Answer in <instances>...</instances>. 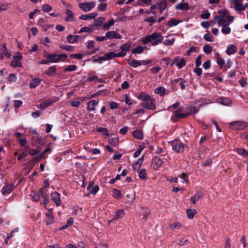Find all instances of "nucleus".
<instances>
[{
	"instance_id": "obj_22",
	"label": "nucleus",
	"mask_w": 248,
	"mask_h": 248,
	"mask_svg": "<svg viewBox=\"0 0 248 248\" xmlns=\"http://www.w3.org/2000/svg\"><path fill=\"white\" fill-rule=\"evenodd\" d=\"M138 98L141 100H144L146 101H150L153 99L151 96L149 94L144 92L141 93L138 97Z\"/></svg>"
},
{
	"instance_id": "obj_56",
	"label": "nucleus",
	"mask_w": 248,
	"mask_h": 248,
	"mask_svg": "<svg viewBox=\"0 0 248 248\" xmlns=\"http://www.w3.org/2000/svg\"><path fill=\"white\" fill-rule=\"evenodd\" d=\"M186 64V62L185 59L182 58L179 62L176 63V65L179 69L185 66Z\"/></svg>"
},
{
	"instance_id": "obj_64",
	"label": "nucleus",
	"mask_w": 248,
	"mask_h": 248,
	"mask_svg": "<svg viewBox=\"0 0 248 248\" xmlns=\"http://www.w3.org/2000/svg\"><path fill=\"white\" fill-rule=\"evenodd\" d=\"M210 14L208 10H206L204 14L201 15V17L202 19H207L209 18Z\"/></svg>"
},
{
	"instance_id": "obj_33",
	"label": "nucleus",
	"mask_w": 248,
	"mask_h": 248,
	"mask_svg": "<svg viewBox=\"0 0 248 248\" xmlns=\"http://www.w3.org/2000/svg\"><path fill=\"white\" fill-rule=\"evenodd\" d=\"M133 135L135 138L139 140L142 139L143 137L142 132L140 130H136L134 131L133 132Z\"/></svg>"
},
{
	"instance_id": "obj_57",
	"label": "nucleus",
	"mask_w": 248,
	"mask_h": 248,
	"mask_svg": "<svg viewBox=\"0 0 248 248\" xmlns=\"http://www.w3.org/2000/svg\"><path fill=\"white\" fill-rule=\"evenodd\" d=\"M41 158L40 157V156L38 155L36 156L35 157H33L32 160L29 161L27 163V165H30V164H31L32 163H36L37 162H39L41 160Z\"/></svg>"
},
{
	"instance_id": "obj_46",
	"label": "nucleus",
	"mask_w": 248,
	"mask_h": 248,
	"mask_svg": "<svg viewBox=\"0 0 248 248\" xmlns=\"http://www.w3.org/2000/svg\"><path fill=\"white\" fill-rule=\"evenodd\" d=\"M213 49V47L208 44L204 45L203 48V51L206 54L210 53Z\"/></svg>"
},
{
	"instance_id": "obj_14",
	"label": "nucleus",
	"mask_w": 248,
	"mask_h": 248,
	"mask_svg": "<svg viewBox=\"0 0 248 248\" xmlns=\"http://www.w3.org/2000/svg\"><path fill=\"white\" fill-rule=\"evenodd\" d=\"M175 8L176 10H188L190 9L188 4L187 3H184L183 2H181L179 4H176Z\"/></svg>"
},
{
	"instance_id": "obj_10",
	"label": "nucleus",
	"mask_w": 248,
	"mask_h": 248,
	"mask_svg": "<svg viewBox=\"0 0 248 248\" xmlns=\"http://www.w3.org/2000/svg\"><path fill=\"white\" fill-rule=\"evenodd\" d=\"M44 52L46 54L45 57L49 60L50 62L56 63L59 62V60H57V54H48L46 51H44Z\"/></svg>"
},
{
	"instance_id": "obj_3",
	"label": "nucleus",
	"mask_w": 248,
	"mask_h": 248,
	"mask_svg": "<svg viewBox=\"0 0 248 248\" xmlns=\"http://www.w3.org/2000/svg\"><path fill=\"white\" fill-rule=\"evenodd\" d=\"M185 145L179 140H175L172 143V149L176 153H183L184 150Z\"/></svg>"
},
{
	"instance_id": "obj_55",
	"label": "nucleus",
	"mask_w": 248,
	"mask_h": 248,
	"mask_svg": "<svg viewBox=\"0 0 248 248\" xmlns=\"http://www.w3.org/2000/svg\"><path fill=\"white\" fill-rule=\"evenodd\" d=\"M7 79L10 82H15L16 79V77L15 74L11 73L9 75Z\"/></svg>"
},
{
	"instance_id": "obj_39",
	"label": "nucleus",
	"mask_w": 248,
	"mask_h": 248,
	"mask_svg": "<svg viewBox=\"0 0 248 248\" xmlns=\"http://www.w3.org/2000/svg\"><path fill=\"white\" fill-rule=\"evenodd\" d=\"M229 24V23H227V25H225L222 26L221 31L223 34H229L231 32V29L229 27H228V25Z\"/></svg>"
},
{
	"instance_id": "obj_18",
	"label": "nucleus",
	"mask_w": 248,
	"mask_h": 248,
	"mask_svg": "<svg viewBox=\"0 0 248 248\" xmlns=\"http://www.w3.org/2000/svg\"><path fill=\"white\" fill-rule=\"evenodd\" d=\"M144 160L143 156L139 158L135 163L133 165V168L135 170L139 171L141 166L142 163Z\"/></svg>"
},
{
	"instance_id": "obj_19",
	"label": "nucleus",
	"mask_w": 248,
	"mask_h": 248,
	"mask_svg": "<svg viewBox=\"0 0 248 248\" xmlns=\"http://www.w3.org/2000/svg\"><path fill=\"white\" fill-rule=\"evenodd\" d=\"M237 47L234 45H230L227 46V49L226 51V53L228 55L233 54L237 51Z\"/></svg>"
},
{
	"instance_id": "obj_13",
	"label": "nucleus",
	"mask_w": 248,
	"mask_h": 248,
	"mask_svg": "<svg viewBox=\"0 0 248 248\" xmlns=\"http://www.w3.org/2000/svg\"><path fill=\"white\" fill-rule=\"evenodd\" d=\"M233 1H235L234 3V8L236 10L240 12L245 10V7H243L241 0H231V2Z\"/></svg>"
},
{
	"instance_id": "obj_7",
	"label": "nucleus",
	"mask_w": 248,
	"mask_h": 248,
	"mask_svg": "<svg viewBox=\"0 0 248 248\" xmlns=\"http://www.w3.org/2000/svg\"><path fill=\"white\" fill-rule=\"evenodd\" d=\"M106 37L110 39L113 38L121 39L122 38V36L114 31H108L106 33Z\"/></svg>"
},
{
	"instance_id": "obj_20",
	"label": "nucleus",
	"mask_w": 248,
	"mask_h": 248,
	"mask_svg": "<svg viewBox=\"0 0 248 248\" xmlns=\"http://www.w3.org/2000/svg\"><path fill=\"white\" fill-rule=\"evenodd\" d=\"M105 20V18L103 17H100L94 20L93 24L90 26L92 28L93 27H98L101 26L103 22Z\"/></svg>"
},
{
	"instance_id": "obj_51",
	"label": "nucleus",
	"mask_w": 248,
	"mask_h": 248,
	"mask_svg": "<svg viewBox=\"0 0 248 248\" xmlns=\"http://www.w3.org/2000/svg\"><path fill=\"white\" fill-rule=\"evenodd\" d=\"M93 31V30L91 28L87 27H84L82 28L78 32V33H81L83 32H87L91 33Z\"/></svg>"
},
{
	"instance_id": "obj_50",
	"label": "nucleus",
	"mask_w": 248,
	"mask_h": 248,
	"mask_svg": "<svg viewBox=\"0 0 248 248\" xmlns=\"http://www.w3.org/2000/svg\"><path fill=\"white\" fill-rule=\"evenodd\" d=\"M156 19L154 18L153 16L146 18L144 19V22H149V26L151 27L153 26V23L155 21Z\"/></svg>"
},
{
	"instance_id": "obj_21",
	"label": "nucleus",
	"mask_w": 248,
	"mask_h": 248,
	"mask_svg": "<svg viewBox=\"0 0 248 248\" xmlns=\"http://www.w3.org/2000/svg\"><path fill=\"white\" fill-rule=\"evenodd\" d=\"M56 67L55 66H52L49 67L47 70H46L45 73L51 77H53L54 76V74H56Z\"/></svg>"
},
{
	"instance_id": "obj_47",
	"label": "nucleus",
	"mask_w": 248,
	"mask_h": 248,
	"mask_svg": "<svg viewBox=\"0 0 248 248\" xmlns=\"http://www.w3.org/2000/svg\"><path fill=\"white\" fill-rule=\"evenodd\" d=\"M105 60H108L115 58V53L113 52H109L104 55Z\"/></svg>"
},
{
	"instance_id": "obj_31",
	"label": "nucleus",
	"mask_w": 248,
	"mask_h": 248,
	"mask_svg": "<svg viewBox=\"0 0 248 248\" xmlns=\"http://www.w3.org/2000/svg\"><path fill=\"white\" fill-rule=\"evenodd\" d=\"M219 100V102L224 105L231 106L232 104L231 100L229 99L228 98L222 97L220 98Z\"/></svg>"
},
{
	"instance_id": "obj_44",
	"label": "nucleus",
	"mask_w": 248,
	"mask_h": 248,
	"mask_svg": "<svg viewBox=\"0 0 248 248\" xmlns=\"http://www.w3.org/2000/svg\"><path fill=\"white\" fill-rule=\"evenodd\" d=\"M155 92L159 94L160 96H163L165 94V88L163 87H157L155 89Z\"/></svg>"
},
{
	"instance_id": "obj_58",
	"label": "nucleus",
	"mask_w": 248,
	"mask_h": 248,
	"mask_svg": "<svg viewBox=\"0 0 248 248\" xmlns=\"http://www.w3.org/2000/svg\"><path fill=\"white\" fill-rule=\"evenodd\" d=\"M42 10L45 12L48 13L52 10V7L49 4H44L42 6Z\"/></svg>"
},
{
	"instance_id": "obj_35",
	"label": "nucleus",
	"mask_w": 248,
	"mask_h": 248,
	"mask_svg": "<svg viewBox=\"0 0 248 248\" xmlns=\"http://www.w3.org/2000/svg\"><path fill=\"white\" fill-rule=\"evenodd\" d=\"M115 23V21L113 19L110 20L108 23H106L103 24V28L105 31L108 30L109 27L113 26Z\"/></svg>"
},
{
	"instance_id": "obj_17",
	"label": "nucleus",
	"mask_w": 248,
	"mask_h": 248,
	"mask_svg": "<svg viewBox=\"0 0 248 248\" xmlns=\"http://www.w3.org/2000/svg\"><path fill=\"white\" fill-rule=\"evenodd\" d=\"M14 187L13 185H7L2 188L1 190L2 193L3 195L9 194L13 190Z\"/></svg>"
},
{
	"instance_id": "obj_52",
	"label": "nucleus",
	"mask_w": 248,
	"mask_h": 248,
	"mask_svg": "<svg viewBox=\"0 0 248 248\" xmlns=\"http://www.w3.org/2000/svg\"><path fill=\"white\" fill-rule=\"evenodd\" d=\"M218 14L221 15V17L224 18L226 17V16L228 15L229 14V11L226 9H222L218 11Z\"/></svg>"
},
{
	"instance_id": "obj_23",
	"label": "nucleus",
	"mask_w": 248,
	"mask_h": 248,
	"mask_svg": "<svg viewBox=\"0 0 248 248\" xmlns=\"http://www.w3.org/2000/svg\"><path fill=\"white\" fill-rule=\"evenodd\" d=\"M98 104V101L95 100H92L90 101L88 103V110L89 111H93L95 109V106Z\"/></svg>"
},
{
	"instance_id": "obj_26",
	"label": "nucleus",
	"mask_w": 248,
	"mask_h": 248,
	"mask_svg": "<svg viewBox=\"0 0 248 248\" xmlns=\"http://www.w3.org/2000/svg\"><path fill=\"white\" fill-rule=\"evenodd\" d=\"M186 213L189 219H193L197 212L195 209H188L186 210Z\"/></svg>"
},
{
	"instance_id": "obj_6",
	"label": "nucleus",
	"mask_w": 248,
	"mask_h": 248,
	"mask_svg": "<svg viewBox=\"0 0 248 248\" xmlns=\"http://www.w3.org/2000/svg\"><path fill=\"white\" fill-rule=\"evenodd\" d=\"M198 110L199 109L197 108L195 106L193 105H190L184 108L185 114H187V117L190 115H192L193 114H195L198 112Z\"/></svg>"
},
{
	"instance_id": "obj_49",
	"label": "nucleus",
	"mask_w": 248,
	"mask_h": 248,
	"mask_svg": "<svg viewBox=\"0 0 248 248\" xmlns=\"http://www.w3.org/2000/svg\"><path fill=\"white\" fill-rule=\"evenodd\" d=\"M57 60H59V62L62 61L65 62L66 61V59L67 58V56L65 54H57Z\"/></svg>"
},
{
	"instance_id": "obj_59",
	"label": "nucleus",
	"mask_w": 248,
	"mask_h": 248,
	"mask_svg": "<svg viewBox=\"0 0 248 248\" xmlns=\"http://www.w3.org/2000/svg\"><path fill=\"white\" fill-rule=\"evenodd\" d=\"M203 38L207 41L212 42L213 41L214 37L210 33L205 34Z\"/></svg>"
},
{
	"instance_id": "obj_9",
	"label": "nucleus",
	"mask_w": 248,
	"mask_h": 248,
	"mask_svg": "<svg viewBox=\"0 0 248 248\" xmlns=\"http://www.w3.org/2000/svg\"><path fill=\"white\" fill-rule=\"evenodd\" d=\"M141 106L150 110H155L156 108V106L154 104L153 99L142 103Z\"/></svg>"
},
{
	"instance_id": "obj_5",
	"label": "nucleus",
	"mask_w": 248,
	"mask_h": 248,
	"mask_svg": "<svg viewBox=\"0 0 248 248\" xmlns=\"http://www.w3.org/2000/svg\"><path fill=\"white\" fill-rule=\"evenodd\" d=\"M162 164V161L161 160L160 157L158 156H155L152 161V165L154 170H157L159 167L161 166Z\"/></svg>"
},
{
	"instance_id": "obj_29",
	"label": "nucleus",
	"mask_w": 248,
	"mask_h": 248,
	"mask_svg": "<svg viewBox=\"0 0 248 248\" xmlns=\"http://www.w3.org/2000/svg\"><path fill=\"white\" fill-rule=\"evenodd\" d=\"M128 63L130 66H131L133 68H136L138 66L140 65V61L137 60L135 59H133L132 60H129Z\"/></svg>"
},
{
	"instance_id": "obj_61",
	"label": "nucleus",
	"mask_w": 248,
	"mask_h": 248,
	"mask_svg": "<svg viewBox=\"0 0 248 248\" xmlns=\"http://www.w3.org/2000/svg\"><path fill=\"white\" fill-rule=\"evenodd\" d=\"M79 7L80 9L85 12H88L90 11V10H88L89 8V6L85 5V2L80 3L79 4Z\"/></svg>"
},
{
	"instance_id": "obj_16",
	"label": "nucleus",
	"mask_w": 248,
	"mask_h": 248,
	"mask_svg": "<svg viewBox=\"0 0 248 248\" xmlns=\"http://www.w3.org/2000/svg\"><path fill=\"white\" fill-rule=\"evenodd\" d=\"M97 16V13H90L89 15H82L79 18L81 20H88L94 19Z\"/></svg>"
},
{
	"instance_id": "obj_60",
	"label": "nucleus",
	"mask_w": 248,
	"mask_h": 248,
	"mask_svg": "<svg viewBox=\"0 0 248 248\" xmlns=\"http://www.w3.org/2000/svg\"><path fill=\"white\" fill-rule=\"evenodd\" d=\"M10 66H13L14 67H22V64L21 62H18V61H13L11 63Z\"/></svg>"
},
{
	"instance_id": "obj_12",
	"label": "nucleus",
	"mask_w": 248,
	"mask_h": 248,
	"mask_svg": "<svg viewBox=\"0 0 248 248\" xmlns=\"http://www.w3.org/2000/svg\"><path fill=\"white\" fill-rule=\"evenodd\" d=\"M49 213H46V215L47 217V219L46 221V223L47 225L51 224L54 222V219L52 215V209H50L48 210Z\"/></svg>"
},
{
	"instance_id": "obj_63",
	"label": "nucleus",
	"mask_w": 248,
	"mask_h": 248,
	"mask_svg": "<svg viewBox=\"0 0 248 248\" xmlns=\"http://www.w3.org/2000/svg\"><path fill=\"white\" fill-rule=\"evenodd\" d=\"M2 46L3 47V50L2 51L3 53L4 54L5 56H6L8 58H10L11 57V54L8 53L7 51V48L5 44H3L2 45Z\"/></svg>"
},
{
	"instance_id": "obj_62",
	"label": "nucleus",
	"mask_w": 248,
	"mask_h": 248,
	"mask_svg": "<svg viewBox=\"0 0 248 248\" xmlns=\"http://www.w3.org/2000/svg\"><path fill=\"white\" fill-rule=\"evenodd\" d=\"M143 149V147L142 145H140L139 148L138 150L134 154L133 156L135 158L138 157L141 154V151Z\"/></svg>"
},
{
	"instance_id": "obj_1",
	"label": "nucleus",
	"mask_w": 248,
	"mask_h": 248,
	"mask_svg": "<svg viewBox=\"0 0 248 248\" xmlns=\"http://www.w3.org/2000/svg\"><path fill=\"white\" fill-rule=\"evenodd\" d=\"M163 36L160 33L154 32L141 39V42L144 45L150 43L153 46H156L163 42Z\"/></svg>"
},
{
	"instance_id": "obj_30",
	"label": "nucleus",
	"mask_w": 248,
	"mask_h": 248,
	"mask_svg": "<svg viewBox=\"0 0 248 248\" xmlns=\"http://www.w3.org/2000/svg\"><path fill=\"white\" fill-rule=\"evenodd\" d=\"M124 215V211L123 209H120L117 211L116 214L114 216V218L110 221L112 222L113 220L118 219L122 218Z\"/></svg>"
},
{
	"instance_id": "obj_34",
	"label": "nucleus",
	"mask_w": 248,
	"mask_h": 248,
	"mask_svg": "<svg viewBox=\"0 0 248 248\" xmlns=\"http://www.w3.org/2000/svg\"><path fill=\"white\" fill-rule=\"evenodd\" d=\"M146 175L147 173L146 169H141V170H140L139 172V176L141 179L146 180L147 179Z\"/></svg>"
},
{
	"instance_id": "obj_32",
	"label": "nucleus",
	"mask_w": 248,
	"mask_h": 248,
	"mask_svg": "<svg viewBox=\"0 0 248 248\" xmlns=\"http://www.w3.org/2000/svg\"><path fill=\"white\" fill-rule=\"evenodd\" d=\"M109 143L113 146H116L119 144V139L118 137H111L108 138Z\"/></svg>"
},
{
	"instance_id": "obj_37",
	"label": "nucleus",
	"mask_w": 248,
	"mask_h": 248,
	"mask_svg": "<svg viewBox=\"0 0 248 248\" xmlns=\"http://www.w3.org/2000/svg\"><path fill=\"white\" fill-rule=\"evenodd\" d=\"M131 48V44L129 43H126L124 45H122L120 46V49L123 52H126L129 51Z\"/></svg>"
},
{
	"instance_id": "obj_54",
	"label": "nucleus",
	"mask_w": 248,
	"mask_h": 248,
	"mask_svg": "<svg viewBox=\"0 0 248 248\" xmlns=\"http://www.w3.org/2000/svg\"><path fill=\"white\" fill-rule=\"evenodd\" d=\"M77 68L76 65H70L67 66L64 69V72L75 71Z\"/></svg>"
},
{
	"instance_id": "obj_4",
	"label": "nucleus",
	"mask_w": 248,
	"mask_h": 248,
	"mask_svg": "<svg viewBox=\"0 0 248 248\" xmlns=\"http://www.w3.org/2000/svg\"><path fill=\"white\" fill-rule=\"evenodd\" d=\"M246 127V124H243L240 121H237L230 123L229 127L233 130H242Z\"/></svg>"
},
{
	"instance_id": "obj_48",
	"label": "nucleus",
	"mask_w": 248,
	"mask_h": 248,
	"mask_svg": "<svg viewBox=\"0 0 248 248\" xmlns=\"http://www.w3.org/2000/svg\"><path fill=\"white\" fill-rule=\"evenodd\" d=\"M158 7H161L162 10H165L167 8V3L166 0H162L157 4Z\"/></svg>"
},
{
	"instance_id": "obj_28",
	"label": "nucleus",
	"mask_w": 248,
	"mask_h": 248,
	"mask_svg": "<svg viewBox=\"0 0 248 248\" xmlns=\"http://www.w3.org/2000/svg\"><path fill=\"white\" fill-rule=\"evenodd\" d=\"M41 80L39 78H35L31 80L30 83V87L31 88H35L40 83Z\"/></svg>"
},
{
	"instance_id": "obj_43",
	"label": "nucleus",
	"mask_w": 248,
	"mask_h": 248,
	"mask_svg": "<svg viewBox=\"0 0 248 248\" xmlns=\"http://www.w3.org/2000/svg\"><path fill=\"white\" fill-rule=\"evenodd\" d=\"M32 200L34 201L38 202L40 200V194L36 191H32L31 194Z\"/></svg>"
},
{
	"instance_id": "obj_11",
	"label": "nucleus",
	"mask_w": 248,
	"mask_h": 248,
	"mask_svg": "<svg viewBox=\"0 0 248 248\" xmlns=\"http://www.w3.org/2000/svg\"><path fill=\"white\" fill-rule=\"evenodd\" d=\"M93 181L90 182L88 186L87 189L90 191V193L95 195L99 190V186L97 185L93 186Z\"/></svg>"
},
{
	"instance_id": "obj_15",
	"label": "nucleus",
	"mask_w": 248,
	"mask_h": 248,
	"mask_svg": "<svg viewBox=\"0 0 248 248\" xmlns=\"http://www.w3.org/2000/svg\"><path fill=\"white\" fill-rule=\"evenodd\" d=\"M203 196V193L202 192L198 191L190 198V202L191 203L195 204L196 201H198L199 199Z\"/></svg>"
},
{
	"instance_id": "obj_36",
	"label": "nucleus",
	"mask_w": 248,
	"mask_h": 248,
	"mask_svg": "<svg viewBox=\"0 0 248 248\" xmlns=\"http://www.w3.org/2000/svg\"><path fill=\"white\" fill-rule=\"evenodd\" d=\"M217 63L220 65V68L225 64V61L220 56L218 53L216 54Z\"/></svg>"
},
{
	"instance_id": "obj_24",
	"label": "nucleus",
	"mask_w": 248,
	"mask_h": 248,
	"mask_svg": "<svg viewBox=\"0 0 248 248\" xmlns=\"http://www.w3.org/2000/svg\"><path fill=\"white\" fill-rule=\"evenodd\" d=\"M79 35H69L67 36V40L69 43L74 44L77 42L79 38Z\"/></svg>"
},
{
	"instance_id": "obj_25",
	"label": "nucleus",
	"mask_w": 248,
	"mask_h": 248,
	"mask_svg": "<svg viewBox=\"0 0 248 248\" xmlns=\"http://www.w3.org/2000/svg\"><path fill=\"white\" fill-rule=\"evenodd\" d=\"M181 22H182V20H181L177 19L175 18H172L168 21L167 25L169 27H172L174 26H176L179 23H181Z\"/></svg>"
},
{
	"instance_id": "obj_45",
	"label": "nucleus",
	"mask_w": 248,
	"mask_h": 248,
	"mask_svg": "<svg viewBox=\"0 0 248 248\" xmlns=\"http://www.w3.org/2000/svg\"><path fill=\"white\" fill-rule=\"evenodd\" d=\"M113 197L117 199H121L122 198V193L120 190L114 189L113 190Z\"/></svg>"
},
{
	"instance_id": "obj_2",
	"label": "nucleus",
	"mask_w": 248,
	"mask_h": 248,
	"mask_svg": "<svg viewBox=\"0 0 248 248\" xmlns=\"http://www.w3.org/2000/svg\"><path fill=\"white\" fill-rule=\"evenodd\" d=\"M174 116L176 118L173 120L174 122H177V119H184L187 117V114H185L184 107H180L178 109L173 112Z\"/></svg>"
},
{
	"instance_id": "obj_40",
	"label": "nucleus",
	"mask_w": 248,
	"mask_h": 248,
	"mask_svg": "<svg viewBox=\"0 0 248 248\" xmlns=\"http://www.w3.org/2000/svg\"><path fill=\"white\" fill-rule=\"evenodd\" d=\"M146 48V47H143L142 46H138L135 48L132 49V52L133 53H141L144 49Z\"/></svg>"
},
{
	"instance_id": "obj_38",
	"label": "nucleus",
	"mask_w": 248,
	"mask_h": 248,
	"mask_svg": "<svg viewBox=\"0 0 248 248\" xmlns=\"http://www.w3.org/2000/svg\"><path fill=\"white\" fill-rule=\"evenodd\" d=\"M60 47L62 49L66 50L69 52H73L74 51V47L69 45H62L60 46Z\"/></svg>"
},
{
	"instance_id": "obj_41",
	"label": "nucleus",
	"mask_w": 248,
	"mask_h": 248,
	"mask_svg": "<svg viewBox=\"0 0 248 248\" xmlns=\"http://www.w3.org/2000/svg\"><path fill=\"white\" fill-rule=\"evenodd\" d=\"M66 14L68 16V17L65 19L66 21H69L70 20H74V13L70 10L66 9Z\"/></svg>"
},
{
	"instance_id": "obj_8",
	"label": "nucleus",
	"mask_w": 248,
	"mask_h": 248,
	"mask_svg": "<svg viewBox=\"0 0 248 248\" xmlns=\"http://www.w3.org/2000/svg\"><path fill=\"white\" fill-rule=\"evenodd\" d=\"M51 196L52 200L56 203L57 206H60L62 203L60 194L56 191H54L51 194Z\"/></svg>"
},
{
	"instance_id": "obj_53",
	"label": "nucleus",
	"mask_w": 248,
	"mask_h": 248,
	"mask_svg": "<svg viewBox=\"0 0 248 248\" xmlns=\"http://www.w3.org/2000/svg\"><path fill=\"white\" fill-rule=\"evenodd\" d=\"M39 192L40 195H41L43 199H46V198H48V194L45 191L44 187H42L40 188L39 190Z\"/></svg>"
},
{
	"instance_id": "obj_42",
	"label": "nucleus",
	"mask_w": 248,
	"mask_h": 248,
	"mask_svg": "<svg viewBox=\"0 0 248 248\" xmlns=\"http://www.w3.org/2000/svg\"><path fill=\"white\" fill-rule=\"evenodd\" d=\"M96 131L100 133H101L102 135H106L107 136H109L108 131V130L104 127H99L96 129Z\"/></svg>"
},
{
	"instance_id": "obj_27",
	"label": "nucleus",
	"mask_w": 248,
	"mask_h": 248,
	"mask_svg": "<svg viewBox=\"0 0 248 248\" xmlns=\"http://www.w3.org/2000/svg\"><path fill=\"white\" fill-rule=\"evenodd\" d=\"M52 102L51 101L45 100L43 101L41 104L38 105L37 108L43 110L45 108L50 106Z\"/></svg>"
}]
</instances>
